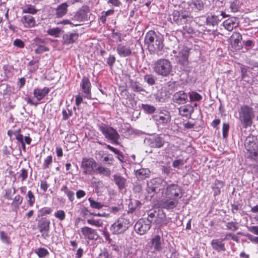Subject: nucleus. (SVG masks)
<instances>
[{
  "instance_id": "f257e3e1",
  "label": "nucleus",
  "mask_w": 258,
  "mask_h": 258,
  "mask_svg": "<svg viewBox=\"0 0 258 258\" xmlns=\"http://www.w3.org/2000/svg\"><path fill=\"white\" fill-rule=\"evenodd\" d=\"M182 188L177 183H171L165 186L161 191L163 198L159 203L161 209L168 211L173 210L178 204L182 197Z\"/></svg>"
},
{
  "instance_id": "f03ea898",
  "label": "nucleus",
  "mask_w": 258,
  "mask_h": 258,
  "mask_svg": "<svg viewBox=\"0 0 258 258\" xmlns=\"http://www.w3.org/2000/svg\"><path fill=\"white\" fill-rule=\"evenodd\" d=\"M163 36L157 31L150 30L145 37V44L151 53L157 54L158 55L163 54L164 48Z\"/></svg>"
},
{
  "instance_id": "7ed1b4c3",
  "label": "nucleus",
  "mask_w": 258,
  "mask_h": 258,
  "mask_svg": "<svg viewBox=\"0 0 258 258\" xmlns=\"http://www.w3.org/2000/svg\"><path fill=\"white\" fill-rule=\"evenodd\" d=\"M171 56L175 58V61L177 63L176 66L177 70L182 72V74L185 73L188 75L190 72L191 68L189 66L188 55L189 50L186 47H179L177 50H172Z\"/></svg>"
},
{
  "instance_id": "20e7f679",
  "label": "nucleus",
  "mask_w": 258,
  "mask_h": 258,
  "mask_svg": "<svg viewBox=\"0 0 258 258\" xmlns=\"http://www.w3.org/2000/svg\"><path fill=\"white\" fill-rule=\"evenodd\" d=\"M169 20L172 24L180 26L185 24H191L194 21V17L189 10L181 8L174 10Z\"/></svg>"
},
{
  "instance_id": "39448f33",
  "label": "nucleus",
  "mask_w": 258,
  "mask_h": 258,
  "mask_svg": "<svg viewBox=\"0 0 258 258\" xmlns=\"http://www.w3.org/2000/svg\"><path fill=\"white\" fill-rule=\"evenodd\" d=\"M239 120L243 128L251 127L255 118L253 108L247 105H242L238 110Z\"/></svg>"
},
{
  "instance_id": "423d86ee",
  "label": "nucleus",
  "mask_w": 258,
  "mask_h": 258,
  "mask_svg": "<svg viewBox=\"0 0 258 258\" xmlns=\"http://www.w3.org/2000/svg\"><path fill=\"white\" fill-rule=\"evenodd\" d=\"M132 225L129 215L123 214L110 227L112 234L119 235L124 233Z\"/></svg>"
},
{
  "instance_id": "0eeeda50",
  "label": "nucleus",
  "mask_w": 258,
  "mask_h": 258,
  "mask_svg": "<svg viewBox=\"0 0 258 258\" xmlns=\"http://www.w3.org/2000/svg\"><path fill=\"white\" fill-rule=\"evenodd\" d=\"M97 126L99 131L111 144L119 145L118 140L120 138V136L115 128L103 122L98 123Z\"/></svg>"
},
{
  "instance_id": "6e6552de",
  "label": "nucleus",
  "mask_w": 258,
  "mask_h": 258,
  "mask_svg": "<svg viewBox=\"0 0 258 258\" xmlns=\"http://www.w3.org/2000/svg\"><path fill=\"white\" fill-rule=\"evenodd\" d=\"M154 71L158 76L166 77L172 73V66L171 62L166 58H160L155 63Z\"/></svg>"
},
{
  "instance_id": "1a4fd4ad",
  "label": "nucleus",
  "mask_w": 258,
  "mask_h": 258,
  "mask_svg": "<svg viewBox=\"0 0 258 258\" xmlns=\"http://www.w3.org/2000/svg\"><path fill=\"white\" fill-rule=\"evenodd\" d=\"M244 146L248 157L258 162V140L256 136L249 135L245 140Z\"/></svg>"
},
{
  "instance_id": "9d476101",
  "label": "nucleus",
  "mask_w": 258,
  "mask_h": 258,
  "mask_svg": "<svg viewBox=\"0 0 258 258\" xmlns=\"http://www.w3.org/2000/svg\"><path fill=\"white\" fill-rule=\"evenodd\" d=\"M151 119L158 126H164L170 122L171 116L168 110L165 107H160L157 109L155 114L152 115Z\"/></svg>"
},
{
  "instance_id": "9b49d317",
  "label": "nucleus",
  "mask_w": 258,
  "mask_h": 258,
  "mask_svg": "<svg viewBox=\"0 0 258 258\" xmlns=\"http://www.w3.org/2000/svg\"><path fill=\"white\" fill-rule=\"evenodd\" d=\"M166 185H167V182L163 178L160 177L153 178L147 181V191L152 198L161 190L162 191Z\"/></svg>"
},
{
  "instance_id": "f8f14e48",
  "label": "nucleus",
  "mask_w": 258,
  "mask_h": 258,
  "mask_svg": "<svg viewBox=\"0 0 258 258\" xmlns=\"http://www.w3.org/2000/svg\"><path fill=\"white\" fill-rule=\"evenodd\" d=\"M97 163L92 158L84 157L82 158L81 168L83 175H92L95 172Z\"/></svg>"
},
{
  "instance_id": "ddd939ff",
  "label": "nucleus",
  "mask_w": 258,
  "mask_h": 258,
  "mask_svg": "<svg viewBox=\"0 0 258 258\" xmlns=\"http://www.w3.org/2000/svg\"><path fill=\"white\" fill-rule=\"evenodd\" d=\"M228 16V15L223 11L218 12L216 14L214 13L207 14L206 16V25L209 26H216L223 18Z\"/></svg>"
},
{
  "instance_id": "4468645a",
  "label": "nucleus",
  "mask_w": 258,
  "mask_h": 258,
  "mask_svg": "<svg viewBox=\"0 0 258 258\" xmlns=\"http://www.w3.org/2000/svg\"><path fill=\"white\" fill-rule=\"evenodd\" d=\"M48 93V88L44 87L43 88H35L33 91V95L37 99V100H34L30 97L25 98L27 103L37 106L39 103V101L43 99Z\"/></svg>"
},
{
  "instance_id": "2eb2a0df",
  "label": "nucleus",
  "mask_w": 258,
  "mask_h": 258,
  "mask_svg": "<svg viewBox=\"0 0 258 258\" xmlns=\"http://www.w3.org/2000/svg\"><path fill=\"white\" fill-rule=\"evenodd\" d=\"M144 143L151 148H160L164 145L165 140L161 136L156 135L146 138L144 140Z\"/></svg>"
},
{
  "instance_id": "dca6fc26",
  "label": "nucleus",
  "mask_w": 258,
  "mask_h": 258,
  "mask_svg": "<svg viewBox=\"0 0 258 258\" xmlns=\"http://www.w3.org/2000/svg\"><path fill=\"white\" fill-rule=\"evenodd\" d=\"M151 225L148 220H145V218L140 219L134 225L135 231L139 235H143L146 233L151 228Z\"/></svg>"
},
{
  "instance_id": "f3484780",
  "label": "nucleus",
  "mask_w": 258,
  "mask_h": 258,
  "mask_svg": "<svg viewBox=\"0 0 258 258\" xmlns=\"http://www.w3.org/2000/svg\"><path fill=\"white\" fill-rule=\"evenodd\" d=\"M80 87L84 97L88 99H91V84L88 77L85 76H83Z\"/></svg>"
},
{
  "instance_id": "a211bd4d",
  "label": "nucleus",
  "mask_w": 258,
  "mask_h": 258,
  "mask_svg": "<svg viewBox=\"0 0 258 258\" xmlns=\"http://www.w3.org/2000/svg\"><path fill=\"white\" fill-rule=\"evenodd\" d=\"M81 232L84 238L87 241L90 240H97L98 239L99 235L95 229H93L88 226H84L81 228Z\"/></svg>"
},
{
  "instance_id": "6ab92c4d",
  "label": "nucleus",
  "mask_w": 258,
  "mask_h": 258,
  "mask_svg": "<svg viewBox=\"0 0 258 258\" xmlns=\"http://www.w3.org/2000/svg\"><path fill=\"white\" fill-rule=\"evenodd\" d=\"M89 7L84 6L80 8L75 14L73 19L79 22H83L87 20L88 13L89 12Z\"/></svg>"
},
{
  "instance_id": "aec40b11",
  "label": "nucleus",
  "mask_w": 258,
  "mask_h": 258,
  "mask_svg": "<svg viewBox=\"0 0 258 258\" xmlns=\"http://www.w3.org/2000/svg\"><path fill=\"white\" fill-rule=\"evenodd\" d=\"M231 44L235 49L240 50L242 48L243 42L242 36L239 32H234L231 36Z\"/></svg>"
},
{
  "instance_id": "412c9836",
  "label": "nucleus",
  "mask_w": 258,
  "mask_h": 258,
  "mask_svg": "<svg viewBox=\"0 0 258 258\" xmlns=\"http://www.w3.org/2000/svg\"><path fill=\"white\" fill-rule=\"evenodd\" d=\"M173 101L178 104H183L188 100V94L183 91L176 92L173 96Z\"/></svg>"
},
{
  "instance_id": "4be33fe9",
  "label": "nucleus",
  "mask_w": 258,
  "mask_h": 258,
  "mask_svg": "<svg viewBox=\"0 0 258 258\" xmlns=\"http://www.w3.org/2000/svg\"><path fill=\"white\" fill-rule=\"evenodd\" d=\"M239 19L236 17H229L223 22V26L229 31H232L239 25Z\"/></svg>"
},
{
  "instance_id": "5701e85b",
  "label": "nucleus",
  "mask_w": 258,
  "mask_h": 258,
  "mask_svg": "<svg viewBox=\"0 0 258 258\" xmlns=\"http://www.w3.org/2000/svg\"><path fill=\"white\" fill-rule=\"evenodd\" d=\"M163 239L159 235L154 236L151 240V246L154 248V252H159L162 249V244Z\"/></svg>"
},
{
  "instance_id": "b1692460",
  "label": "nucleus",
  "mask_w": 258,
  "mask_h": 258,
  "mask_svg": "<svg viewBox=\"0 0 258 258\" xmlns=\"http://www.w3.org/2000/svg\"><path fill=\"white\" fill-rule=\"evenodd\" d=\"M158 216L154 220V224L157 226L160 227L166 225L169 221L166 218V214L162 210H159L157 213Z\"/></svg>"
},
{
  "instance_id": "393cba45",
  "label": "nucleus",
  "mask_w": 258,
  "mask_h": 258,
  "mask_svg": "<svg viewBox=\"0 0 258 258\" xmlns=\"http://www.w3.org/2000/svg\"><path fill=\"white\" fill-rule=\"evenodd\" d=\"M40 232L44 238L48 237V222L46 219L41 218L38 222Z\"/></svg>"
},
{
  "instance_id": "a878e982",
  "label": "nucleus",
  "mask_w": 258,
  "mask_h": 258,
  "mask_svg": "<svg viewBox=\"0 0 258 258\" xmlns=\"http://www.w3.org/2000/svg\"><path fill=\"white\" fill-rule=\"evenodd\" d=\"M116 51L119 56L125 57L132 54V50L130 47L122 44H118L116 47Z\"/></svg>"
},
{
  "instance_id": "bb28decb",
  "label": "nucleus",
  "mask_w": 258,
  "mask_h": 258,
  "mask_svg": "<svg viewBox=\"0 0 258 258\" xmlns=\"http://www.w3.org/2000/svg\"><path fill=\"white\" fill-rule=\"evenodd\" d=\"M115 184L117 186L118 189L121 191L125 188L126 186V179L119 174H115L113 176Z\"/></svg>"
},
{
  "instance_id": "cd10ccee",
  "label": "nucleus",
  "mask_w": 258,
  "mask_h": 258,
  "mask_svg": "<svg viewBox=\"0 0 258 258\" xmlns=\"http://www.w3.org/2000/svg\"><path fill=\"white\" fill-rule=\"evenodd\" d=\"M224 182L221 180L216 179L212 184V189L213 191V196L216 199V196L221 194V189L223 188Z\"/></svg>"
},
{
  "instance_id": "c85d7f7f",
  "label": "nucleus",
  "mask_w": 258,
  "mask_h": 258,
  "mask_svg": "<svg viewBox=\"0 0 258 258\" xmlns=\"http://www.w3.org/2000/svg\"><path fill=\"white\" fill-rule=\"evenodd\" d=\"M211 245L213 249L217 252L225 251V244L220 239H214L211 241Z\"/></svg>"
},
{
  "instance_id": "c756f323",
  "label": "nucleus",
  "mask_w": 258,
  "mask_h": 258,
  "mask_svg": "<svg viewBox=\"0 0 258 258\" xmlns=\"http://www.w3.org/2000/svg\"><path fill=\"white\" fill-rule=\"evenodd\" d=\"M142 206V203L136 200H131L128 204V210L127 214L133 213L137 210H139Z\"/></svg>"
},
{
  "instance_id": "7c9ffc66",
  "label": "nucleus",
  "mask_w": 258,
  "mask_h": 258,
  "mask_svg": "<svg viewBox=\"0 0 258 258\" xmlns=\"http://www.w3.org/2000/svg\"><path fill=\"white\" fill-rule=\"evenodd\" d=\"M78 38L77 33H67L63 35V43L66 45L73 44Z\"/></svg>"
},
{
  "instance_id": "2f4dec72",
  "label": "nucleus",
  "mask_w": 258,
  "mask_h": 258,
  "mask_svg": "<svg viewBox=\"0 0 258 258\" xmlns=\"http://www.w3.org/2000/svg\"><path fill=\"white\" fill-rule=\"evenodd\" d=\"M21 21L26 28H32L36 24L34 18L29 15L24 16L22 18Z\"/></svg>"
},
{
  "instance_id": "473e14b6",
  "label": "nucleus",
  "mask_w": 258,
  "mask_h": 258,
  "mask_svg": "<svg viewBox=\"0 0 258 258\" xmlns=\"http://www.w3.org/2000/svg\"><path fill=\"white\" fill-rule=\"evenodd\" d=\"M130 87L131 89L135 92L141 93L142 92H146L145 89L143 88L142 84L136 80L130 79Z\"/></svg>"
},
{
  "instance_id": "72a5a7b5",
  "label": "nucleus",
  "mask_w": 258,
  "mask_h": 258,
  "mask_svg": "<svg viewBox=\"0 0 258 258\" xmlns=\"http://www.w3.org/2000/svg\"><path fill=\"white\" fill-rule=\"evenodd\" d=\"M69 5L67 3L60 4L55 10V14L57 17H62L66 15L68 11Z\"/></svg>"
},
{
  "instance_id": "f704fd0d",
  "label": "nucleus",
  "mask_w": 258,
  "mask_h": 258,
  "mask_svg": "<svg viewBox=\"0 0 258 258\" xmlns=\"http://www.w3.org/2000/svg\"><path fill=\"white\" fill-rule=\"evenodd\" d=\"M151 172L148 168H141L136 171V176L139 179H144L149 177Z\"/></svg>"
},
{
  "instance_id": "c9c22d12",
  "label": "nucleus",
  "mask_w": 258,
  "mask_h": 258,
  "mask_svg": "<svg viewBox=\"0 0 258 258\" xmlns=\"http://www.w3.org/2000/svg\"><path fill=\"white\" fill-rule=\"evenodd\" d=\"M141 108L144 113L148 114H154L157 110L154 105L148 104H142Z\"/></svg>"
},
{
  "instance_id": "e433bc0d",
  "label": "nucleus",
  "mask_w": 258,
  "mask_h": 258,
  "mask_svg": "<svg viewBox=\"0 0 258 258\" xmlns=\"http://www.w3.org/2000/svg\"><path fill=\"white\" fill-rule=\"evenodd\" d=\"M32 46V49H34L35 53L37 54L41 53L47 50V48L45 45L39 43L36 44L33 43Z\"/></svg>"
},
{
  "instance_id": "4c0bfd02",
  "label": "nucleus",
  "mask_w": 258,
  "mask_h": 258,
  "mask_svg": "<svg viewBox=\"0 0 258 258\" xmlns=\"http://www.w3.org/2000/svg\"><path fill=\"white\" fill-rule=\"evenodd\" d=\"M97 174H102L105 176H109L110 175V170L105 167L102 166H98L95 168V172Z\"/></svg>"
},
{
  "instance_id": "58836bf2",
  "label": "nucleus",
  "mask_w": 258,
  "mask_h": 258,
  "mask_svg": "<svg viewBox=\"0 0 258 258\" xmlns=\"http://www.w3.org/2000/svg\"><path fill=\"white\" fill-rule=\"evenodd\" d=\"M191 6L196 11H202L204 8V4L202 0H192Z\"/></svg>"
},
{
  "instance_id": "ea45409f",
  "label": "nucleus",
  "mask_w": 258,
  "mask_h": 258,
  "mask_svg": "<svg viewBox=\"0 0 258 258\" xmlns=\"http://www.w3.org/2000/svg\"><path fill=\"white\" fill-rule=\"evenodd\" d=\"M144 80L149 85L152 86L155 84L156 77L152 74H146L144 76Z\"/></svg>"
},
{
  "instance_id": "a19ab883",
  "label": "nucleus",
  "mask_w": 258,
  "mask_h": 258,
  "mask_svg": "<svg viewBox=\"0 0 258 258\" xmlns=\"http://www.w3.org/2000/svg\"><path fill=\"white\" fill-rule=\"evenodd\" d=\"M188 96L189 98L190 101H201L203 97L201 95L196 92H189L188 94Z\"/></svg>"
},
{
  "instance_id": "79ce46f5",
  "label": "nucleus",
  "mask_w": 258,
  "mask_h": 258,
  "mask_svg": "<svg viewBox=\"0 0 258 258\" xmlns=\"http://www.w3.org/2000/svg\"><path fill=\"white\" fill-rule=\"evenodd\" d=\"M182 111L186 113L184 116L189 118H191V114L194 112V107L192 105L187 104L183 106Z\"/></svg>"
},
{
  "instance_id": "37998d69",
  "label": "nucleus",
  "mask_w": 258,
  "mask_h": 258,
  "mask_svg": "<svg viewBox=\"0 0 258 258\" xmlns=\"http://www.w3.org/2000/svg\"><path fill=\"white\" fill-rule=\"evenodd\" d=\"M68 197L69 200L73 202L75 200V192L70 190L67 186H63L61 189Z\"/></svg>"
},
{
  "instance_id": "c03bdc74",
  "label": "nucleus",
  "mask_w": 258,
  "mask_h": 258,
  "mask_svg": "<svg viewBox=\"0 0 258 258\" xmlns=\"http://www.w3.org/2000/svg\"><path fill=\"white\" fill-rule=\"evenodd\" d=\"M240 8V2L238 0H231L230 1V9L232 12H236Z\"/></svg>"
},
{
  "instance_id": "a18cd8bd",
  "label": "nucleus",
  "mask_w": 258,
  "mask_h": 258,
  "mask_svg": "<svg viewBox=\"0 0 258 258\" xmlns=\"http://www.w3.org/2000/svg\"><path fill=\"white\" fill-rule=\"evenodd\" d=\"M40 190L43 194L45 193L48 188V177H42L40 180Z\"/></svg>"
},
{
  "instance_id": "49530a36",
  "label": "nucleus",
  "mask_w": 258,
  "mask_h": 258,
  "mask_svg": "<svg viewBox=\"0 0 258 258\" xmlns=\"http://www.w3.org/2000/svg\"><path fill=\"white\" fill-rule=\"evenodd\" d=\"M157 213L158 211H150L148 213V217L145 218V220H148L151 225H152V224H154V220H155V218H156V217L158 216Z\"/></svg>"
},
{
  "instance_id": "de8ad7c7",
  "label": "nucleus",
  "mask_w": 258,
  "mask_h": 258,
  "mask_svg": "<svg viewBox=\"0 0 258 258\" xmlns=\"http://www.w3.org/2000/svg\"><path fill=\"white\" fill-rule=\"evenodd\" d=\"M88 201L90 203V207L93 209L99 210L101 209L103 206L101 203L95 201L92 198H89Z\"/></svg>"
},
{
  "instance_id": "09e8293b",
  "label": "nucleus",
  "mask_w": 258,
  "mask_h": 258,
  "mask_svg": "<svg viewBox=\"0 0 258 258\" xmlns=\"http://www.w3.org/2000/svg\"><path fill=\"white\" fill-rule=\"evenodd\" d=\"M26 199L28 206L30 207L33 206L35 202V198L33 193L31 190L28 191L26 196Z\"/></svg>"
},
{
  "instance_id": "8fccbe9b",
  "label": "nucleus",
  "mask_w": 258,
  "mask_h": 258,
  "mask_svg": "<svg viewBox=\"0 0 258 258\" xmlns=\"http://www.w3.org/2000/svg\"><path fill=\"white\" fill-rule=\"evenodd\" d=\"M37 10L35 9L34 7L32 5H27L23 9V13H29L35 14L37 13Z\"/></svg>"
},
{
  "instance_id": "3c124183",
  "label": "nucleus",
  "mask_w": 258,
  "mask_h": 258,
  "mask_svg": "<svg viewBox=\"0 0 258 258\" xmlns=\"http://www.w3.org/2000/svg\"><path fill=\"white\" fill-rule=\"evenodd\" d=\"M61 29L59 27L49 28V35L58 37L61 35Z\"/></svg>"
},
{
  "instance_id": "603ef678",
  "label": "nucleus",
  "mask_w": 258,
  "mask_h": 258,
  "mask_svg": "<svg viewBox=\"0 0 258 258\" xmlns=\"http://www.w3.org/2000/svg\"><path fill=\"white\" fill-rule=\"evenodd\" d=\"M241 79L244 81L249 83V80L247 79H249V74L248 73V70L245 67H241L240 68Z\"/></svg>"
},
{
  "instance_id": "864d4df0",
  "label": "nucleus",
  "mask_w": 258,
  "mask_h": 258,
  "mask_svg": "<svg viewBox=\"0 0 258 258\" xmlns=\"http://www.w3.org/2000/svg\"><path fill=\"white\" fill-rule=\"evenodd\" d=\"M230 128L229 123L224 122L222 126V135L224 139H226L228 136V133Z\"/></svg>"
},
{
  "instance_id": "5fc2aeb1",
  "label": "nucleus",
  "mask_w": 258,
  "mask_h": 258,
  "mask_svg": "<svg viewBox=\"0 0 258 258\" xmlns=\"http://www.w3.org/2000/svg\"><path fill=\"white\" fill-rule=\"evenodd\" d=\"M191 24H185L182 26V30L183 31V34H192L194 33V31L192 28L190 26Z\"/></svg>"
},
{
  "instance_id": "6e6d98bb",
  "label": "nucleus",
  "mask_w": 258,
  "mask_h": 258,
  "mask_svg": "<svg viewBox=\"0 0 258 258\" xmlns=\"http://www.w3.org/2000/svg\"><path fill=\"white\" fill-rule=\"evenodd\" d=\"M97 258H112L111 253H109L107 249L104 248L101 250Z\"/></svg>"
},
{
  "instance_id": "4d7b16f0",
  "label": "nucleus",
  "mask_w": 258,
  "mask_h": 258,
  "mask_svg": "<svg viewBox=\"0 0 258 258\" xmlns=\"http://www.w3.org/2000/svg\"><path fill=\"white\" fill-rule=\"evenodd\" d=\"M185 161L183 159H179L173 161L172 166L176 169H180L181 167L184 165Z\"/></svg>"
},
{
  "instance_id": "13d9d810",
  "label": "nucleus",
  "mask_w": 258,
  "mask_h": 258,
  "mask_svg": "<svg viewBox=\"0 0 258 258\" xmlns=\"http://www.w3.org/2000/svg\"><path fill=\"white\" fill-rule=\"evenodd\" d=\"M166 93L162 91L159 90L155 95L156 100L159 102H163L165 99Z\"/></svg>"
},
{
  "instance_id": "bf43d9fd",
  "label": "nucleus",
  "mask_w": 258,
  "mask_h": 258,
  "mask_svg": "<svg viewBox=\"0 0 258 258\" xmlns=\"http://www.w3.org/2000/svg\"><path fill=\"white\" fill-rule=\"evenodd\" d=\"M116 155V158L121 162H123L125 161V157L122 154L121 152H120L118 149L115 148V150L113 152Z\"/></svg>"
},
{
  "instance_id": "052dcab7",
  "label": "nucleus",
  "mask_w": 258,
  "mask_h": 258,
  "mask_svg": "<svg viewBox=\"0 0 258 258\" xmlns=\"http://www.w3.org/2000/svg\"><path fill=\"white\" fill-rule=\"evenodd\" d=\"M54 216L60 221H62L65 219L66 214L64 211L59 210L54 213Z\"/></svg>"
},
{
  "instance_id": "680f3d73",
  "label": "nucleus",
  "mask_w": 258,
  "mask_h": 258,
  "mask_svg": "<svg viewBox=\"0 0 258 258\" xmlns=\"http://www.w3.org/2000/svg\"><path fill=\"white\" fill-rule=\"evenodd\" d=\"M87 222L89 224L97 227H100L102 224V223L100 220H96L93 218L88 219L87 220Z\"/></svg>"
},
{
  "instance_id": "e2e57ef3",
  "label": "nucleus",
  "mask_w": 258,
  "mask_h": 258,
  "mask_svg": "<svg viewBox=\"0 0 258 258\" xmlns=\"http://www.w3.org/2000/svg\"><path fill=\"white\" fill-rule=\"evenodd\" d=\"M0 237L2 242L6 244H9L10 243V238L8 236V234L4 231L0 232Z\"/></svg>"
},
{
  "instance_id": "0e129e2a",
  "label": "nucleus",
  "mask_w": 258,
  "mask_h": 258,
  "mask_svg": "<svg viewBox=\"0 0 258 258\" xmlns=\"http://www.w3.org/2000/svg\"><path fill=\"white\" fill-rule=\"evenodd\" d=\"M171 170V167L169 165H163L161 167L162 174L167 176L170 175Z\"/></svg>"
},
{
  "instance_id": "69168bd1",
  "label": "nucleus",
  "mask_w": 258,
  "mask_h": 258,
  "mask_svg": "<svg viewBox=\"0 0 258 258\" xmlns=\"http://www.w3.org/2000/svg\"><path fill=\"white\" fill-rule=\"evenodd\" d=\"M23 200V197H21L20 195H18L16 196L14 198L12 204L14 205L15 207H18L20 205L22 204Z\"/></svg>"
},
{
  "instance_id": "338daca9",
  "label": "nucleus",
  "mask_w": 258,
  "mask_h": 258,
  "mask_svg": "<svg viewBox=\"0 0 258 258\" xmlns=\"http://www.w3.org/2000/svg\"><path fill=\"white\" fill-rule=\"evenodd\" d=\"M226 226L227 230H231L233 231H235L238 229L237 223L234 222H228Z\"/></svg>"
},
{
  "instance_id": "774afa93",
  "label": "nucleus",
  "mask_w": 258,
  "mask_h": 258,
  "mask_svg": "<svg viewBox=\"0 0 258 258\" xmlns=\"http://www.w3.org/2000/svg\"><path fill=\"white\" fill-rule=\"evenodd\" d=\"M115 61L116 58L112 54H109L108 57L106 59V63L110 68L113 66Z\"/></svg>"
}]
</instances>
